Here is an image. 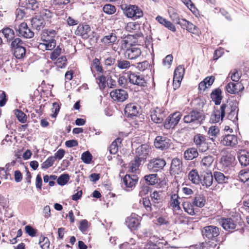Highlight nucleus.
Listing matches in <instances>:
<instances>
[{
  "instance_id": "47",
  "label": "nucleus",
  "mask_w": 249,
  "mask_h": 249,
  "mask_svg": "<svg viewBox=\"0 0 249 249\" xmlns=\"http://www.w3.org/2000/svg\"><path fill=\"white\" fill-rule=\"evenodd\" d=\"M14 51V54L17 59L24 57L26 54V49L24 47H19Z\"/></svg>"
},
{
  "instance_id": "1",
  "label": "nucleus",
  "mask_w": 249,
  "mask_h": 249,
  "mask_svg": "<svg viewBox=\"0 0 249 249\" xmlns=\"http://www.w3.org/2000/svg\"><path fill=\"white\" fill-rule=\"evenodd\" d=\"M205 118V115L202 111L194 109L184 115L183 120L186 124L193 123L200 124L204 120Z\"/></svg>"
},
{
  "instance_id": "10",
  "label": "nucleus",
  "mask_w": 249,
  "mask_h": 249,
  "mask_svg": "<svg viewBox=\"0 0 249 249\" xmlns=\"http://www.w3.org/2000/svg\"><path fill=\"white\" fill-rule=\"evenodd\" d=\"M171 144V140L165 136H158L154 141L156 148L162 150L168 148Z\"/></svg>"
},
{
  "instance_id": "32",
  "label": "nucleus",
  "mask_w": 249,
  "mask_h": 249,
  "mask_svg": "<svg viewBox=\"0 0 249 249\" xmlns=\"http://www.w3.org/2000/svg\"><path fill=\"white\" fill-rule=\"evenodd\" d=\"M238 160L242 166H247L249 165V154L245 151L241 152L238 155Z\"/></svg>"
},
{
  "instance_id": "41",
  "label": "nucleus",
  "mask_w": 249,
  "mask_h": 249,
  "mask_svg": "<svg viewBox=\"0 0 249 249\" xmlns=\"http://www.w3.org/2000/svg\"><path fill=\"white\" fill-rule=\"evenodd\" d=\"M206 202L205 199L203 196H196L193 200V205L199 208H202L204 206Z\"/></svg>"
},
{
  "instance_id": "7",
  "label": "nucleus",
  "mask_w": 249,
  "mask_h": 249,
  "mask_svg": "<svg viewBox=\"0 0 249 249\" xmlns=\"http://www.w3.org/2000/svg\"><path fill=\"white\" fill-rule=\"evenodd\" d=\"M202 234L204 238L214 240L219 235V228L215 226H208L203 228Z\"/></svg>"
},
{
  "instance_id": "24",
  "label": "nucleus",
  "mask_w": 249,
  "mask_h": 249,
  "mask_svg": "<svg viewBox=\"0 0 249 249\" xmlns=\"http://www.w3.org/2000/svg\"><path fill=\"white\" fill-rule=\"evenodd\" d=\"M31 24L34 28L37 31H39L45 26V21L43 18L37 15L32 18Z\"/></svg>"
},
{
  "instance_id": "58",
  "label": "nucleus",
  "mask_w": 249,
  "mask_h": 249,
  "mask_svg": "<svg viewBox=\"0 0 249 249\" xmlns=\"http://www.w3.org/2000/svg\"><path fill=\"white\" fill-rule=\"evenodd\" d=\"M103 10L104 12L108 15H112L116 11L115 7L110 4H107L104 6Z\"/></svg>"
},
{
  "instance_id": "64",
  "label": "nucleus",
  "mask_w": 249,
  "mask_h": 249,
  "mask_svg": "<svg viewBox=\"0 0 249 249\" xmlns=\"http://www.w3.org/2000/svg\"><path fill=\"white\" fill-rule=\"evenodd\" d=\"M38 16H40L44 19V18L48 19L52 17V13L50 10L47 9H43L41 11L40 14Z\"/></svg>"
},
{
  "instance_id": "26",
  "label": "nucleus",
  "mask_w": 249,
  "mask_h": 249,
  "mask_svg": "<svg viewBox=\"0 0 249 249\" xmlns=\"http://www.w3.org/2000/svg\"><path fill=\"white\" fill-rule=\"evenodd\" d=\"M221 94L222 91L219 88L214 89L211 93V98L212 101L214 102L215 105L220 104L222 99Z\"/></svg>"
},
{
  "instance_id": "23",
  "label": "nucleus",
  "mask_w": 249,
  "mask_h": 249,
  "mask_svg": "<svg viewBox=\"0 0 249 249\" xmlns=\"http://www.w3.org/2000/svg\"><path fill=\"white\" fill-rule=\"evenodd\" d=\"M151 120L155 123H161L165 117V114L161 109L157 107L150 115Z\"/></svg>"
},
{
  "instance_id": "38",
  "label": "nucleus",
  "mask_w": 249,
  "mask_h": 249,
  "mask_svg": "<svg viewBox=\"0 0 249 249\" xmlns=\"http://www.w3.org/2000/svg\"><path fill=\"white\" fill-rule=\"evenodd\" d=\"M178 196L176 194H172L171 196L170 201V206L176 210H179L180 209L179 202L178 200Z\"/></svg>"
},
{
  "instance_id": "60",
  "label": "nucleus",
  "mask_w": 249,
  "mask_h": 249,
  "mask_svg": "<svg viewBox=\"0 0 249 249\" xmlns=\"http://www.w3.org/2000/svg\"><path fill=\"white\" fill-rule=\"evenodd\" d=\"M230 73L231 74V80L233 81L238 82L242 75L241 71L235 69L233 71H231Z\"/></svg>"
},
{
  "instance_id": "55",
  "label": "nucleus",
  "mask_w": 249,
  "mask_h": 249,
  "mask_svg": "<svg viewBox=\"0 0 249 249\" xmlns=\"http://www.w3.org/2000/svg\"><path fill=\"white\" fill-rule=\"evenodd\" d=\"M15 114L18 120L21 123H25L27 121L26 114L22 111L19 109L15 110Z\"/></svg>"
},
{
  "instance_id": "21",
  "label": "nucleus",
  "mask_w": 249,
  "mask_h": 249,
  "mask_svg": "<svg viewBox=\"0 0 249 249\" xmlns=\"http://www.w3.org/2000/svg\"><path fill=\"white\" fill-rule=\"evenodd\" d=\"M179 25L183 29H186L188 32L196 34L198 33L197 27L189 21L184 19L178 21Z\"/></svg>"
},
{
  "instance_id": "54",
  "label": "nucleus",
  "mask_w": 249,
  "mask_h": 249,
  "mask_svg": "<svg viewBox=\"0 0 249 249\" xmlns=\"http://www.w3.org/2000/svg\"><path fill=\"white\" fill-rule=\"evenodd\" d=\"M39 45L44 46L45 49L47 50H52L56 46V41L55 40L51 39L50 41L43 42L40 43Z\"/></svg>"
},
{
  "instance_id": "33",
  "label": "nucleus",
  "mask_w": 249,
  "mask_h": 249,
  "mask_svg": "<svg viewBox=\"0 0 249 249\" xmlns=\"http://www.w3.org/2000/svg\"><path fill=\"white\" fill-rule=\"evenodd\" d=\"M213 177L218 184L227 182L229 178V176H225L223 173L217 171L213 173Z\"/></svg>"
},
{
  "instance_id": "11",
  "label": "nucleus",
  "mask_w": 249,
  "mask_h": 249,
  "mask_svg": "<svg viewBox=\"0 0 249 249\" xmlns=\"http://www.w3.org/2000/svg\"><path fill=\"white\" fill-rule=\"evenodd\" d=\"M111 98L116 102H123L128 98V94L126 91L122 89H116L112 90L110 93Z\"/></svg>"
},
{
  "instance_id": "62",
  "label": "nucleus",
  "mask_w": 249,
  "mask_h": 249,
  "mask_svg": "<svg viewBox=\"0 0 249 249\" xmlns=\"http://www.w3.org/2000/svg\"><path fill=\"white\" fill-rule=\"evenodd\" d=\"M92 66L94 67L97 71L101 73L103 72L104 70L100 64V62L98 58H96L93 60Z\"/></svg>"
},
{
  "instance_id": "61",
  "label": "nucleus",
  "mask_w": 249,
  "mask_h": 249,
  "mask_svg": "<svg viewBox=\"0 0 249 249\" xmlns=\"http://www.w3.org/2000/svg\"><path fill=\"white\" fill-rule=\"evenodd\" d=\"M140 25L136 22H130L127 23L125 28L128 32L136 30L139 28Z\"/></svg>"
},
{
  "instance_id": "19",
  "label": "nucleus",
  "mask_w": 249,
  "mask_h": 249,
  "mask_svg": "<svg viewBox=\"0 0 249 249\" xmlns=\"http://www.w3.org/2000/svg\"><path fill=\"white\" fill-rule=\"evenodd\" d=\"M219 223L225 230L229 231L234 230L236 226L234 221L231 218H221Z\"/></svg>"
},
{
  "instance_id": "39",
  "label": "nucleus",
  "mask_w": 249,
  "mask_h": 249,
  "mask_svg": "<svg viewBox=\"0 0 249 249\" xmlns=\"http://www.w3.org/2000/svg\"><path fill=\"white\" fill-rule=\"evenodd\" d=\"M1 32L8 41L12 40L15 37L14 30L9 28H4Z\"/></svg>"
},
{
  "instance_id": "17",
  "label": "nucleus",
  "mask_w": 249,
  "mask_h": 249,
  "mask_svg": "<svg viewBox=\"0 0 249 249\" xmlns=\"http://www.w3.org/2000/svg\"><path fill=\"white\" fill-rule=\"evenodd\" d=\"M90 30L89 25L79 24L75 31V34L81 36L84 39H87L89 37V33Z\"/></svg>"
},
{
  "instance_id": "5",
  "label": "nucleus",
  "mask_w": 249,
  "mask_h": 249,
  "mask_svg": "<svg viewBox=\"0 0 249 249\" xmlns=\"http://www.w3.org/2000/svg\"><path fill=\"white\" fill-rule=\"evenodd\" d=\"M18 35L25 38H31L34 36V33L29 28L26 22H22L18 27H15Z\"/></svg>"
},
{
  "instance_id": "22",
  "label": "nucleus",
  "mask_w": 249,
  "mask_h": 249,
  "mask_svg": "<svg viewBox=\"0 0 249 249\" xmlns=\"http://www.w3.org/2000/svg\"><path fill=\"white\" fill-rule=\"evenodd\" d=\"M244 87L240 82H230L226 86L227 91L231 94H236L243 90Z\"/></svg>"
},
{
  "instance_id": "18",
  "label": "nucleus",
  "mask_w": 249,
  "mask_h": 249,
  "mask_svg": "<svg viewBox=\"0 0 249 249\" xmlns=\"http://www.w3.org/2000/svg\"><path fill=\"white\" fill-rule=\"evenodd\" d=\"M235 157L231 154H228L222 156L220 159V163L222 165L223 169L226 170L228 168L233 167Z\"/></svg>"
},
{
  "instance_id": "6",
  "label": "nucleus",
  "mask_w": 249,
  "mask_h": 249,
  "mask_svg": "<svg viewBox=\"0 0 249 249\" xmlns=\"http://www.w3.org/2000/svg\"><path fill=\"white\" fill-rule=\"evenodd\" d=\"M142 39H143L142 34L139 33L134 35H128L124 38V42L125 47H127V46L140 45Z\"/></svg>"
},
{
  "instance_id": "16",
  "label": "nucleus",
  "mask_w": 249,
  "mask_h": 249,
  "mask_svg": "<svg viewBox=\"0 0 249 249\" xmlns=\"http://www.w3.org/2000/svg\"><path fill=\"white\" fill-rule=\"evenodd\" d=\"M139 107L134 104H128L124 108V114L128 118H133L139 113Z\"/></svg>"
},
{
  "instance_id": "50",
  "label": "nucleus",
  "mask_w": 249,
  "mask_h": 249,
  "mask_svg": "<svg viewBox=\"0 0 249 249\" xmlns=\"http://www.w3.org/2000/svg\"><path fill=\"white\" fill-rule=\"evenodd\" d=\"M38 244L42 249H49L50 241L47 237L43 236H40Z\"/></svg>"
},
{
  "instance_id": "42",
  "label": "nucleus",
  "mask_w": 249,
  "mask_h": 249,
  "mask_svg": "<svg viewBox=\"0 0 249 249\" xmlns=\"http://www.w3.org/2000/svg\"><path fill=\"white\" fill-rule=\"evenodd\" d=\"M237 107L238 106H232V109H231V112H229V113H228V115L227 116V118L229 120L232 121L233 122H235L238 120L237 113L238 109H237Z\"/></svg>"
},
{
  "instance_id": "49",
  "label": "nucleus",
  "mask_w": 249,
  "mask_h": 249,
  "mask_svg": "<svg viewBox=\"0 0 249 249\" xmlns=\"http://www.w3.org/2000/svg\"><path fill=\"white\" fill-rule=\"evenodd\" d=\"M54 161L55 158L50 156L41 164V167L43 169H47L53 165Z\"/></svg>"
},
{
  "instance_id": "15",
  "label": "nucleus",
  "mask_w": 249,
  "mask_h": 249,
  "mask_svg": "<svg viewBox=\"0 0 249 249\" xmlns=\"http://www.w3.org/2000/svg\"><path fill=\"white\" fill-rule=\"evenodd\" d=\"M138 180V177L136 175H126L123 178V182L125 186V188L129 190V188H133Z\"/></svg>"
},
{
  "instance_id": "52",
  "label": "nucleus",
  "mask_w": 249,
  "mask_h": 249,
  "mask_svg": "<svg viewBox=\"0 0 249 249\" xmlns=\"http://www.w3.org/2000/svg\"><path fill=\"white\" fill-rule=\"evenodd\" d=\"M239 177L242 182L246 183L248 185H249V170L244 172L241 171Z\"/></svg>"
},
{
  "instance_id": "57",
  "label": "nucleus",
  "mask_w": 249,
  "mask_h": 249,
  "mask_svg": "<svg viewBox=\"0 0 249 249\" xmlns=\"http://www.w3.org/2000/svg\"><path fill=\"white\" fill-rule=\"evenodd\" d=\"M92 159V156L88 151L84 152L81 155V160L85 163H90Z\"/></svg>"
},
{
  "instance_id": "44",
  "label": "nucleus",
  "mask_w": 249,
  "mask_h": 249,
  "mask_svg": "<svg viewBox=\"0 0 249 249\" xmlns=\"http://www.w3.org/2000/svg\"><path fill=\"white\" fill-rule=\"evenodd\" d=\"M152 201L155 204H159L162 201V193L154 191L151 195Z\"/></svg>"
},
{
  "instance_id": "4",
  "label": "nucleus",
  "mask_w": 249,
  "mask_h": 249,
  "mask_svg": "<svg viewBox=\"0 0 249 249\" xmlns=\"http://www.w3.org/2000/svg\"><path fill=\"white\" fill-rule=\"evenodd\" d=\"M165 165L166 161L160 158H156L149 161L147 167L150 172H157L161 170Z\"/></svg>"
},
{
  "instance_id": "3",
  "label": "nucleus",
  "mask_w": 249,
  "mask_h": 249,
  "mask_svg": "<svg viewBox=\"0 0 249 249\" xmlns=\"http://www.w3.org/2000/svg\"><path fill=\"white\" fill-rule=\"evenodd\" d=\"M122 8L124 10V13L127 17L132 18L134 19L139 18L143 15L142 10L135 5H125L124 8V6H122Z\"/></svg>"
},
{
  "instance_id": "12",
  "label": "nucleus",
  "mask_w": 249,
  "mask_h": 249,
  "mask_svg": "<svg viewBox=\"0 0 249 249\" xmlns=\"http://www.w3.org/2000/svg\"><path fill=\"white\" fill-rule=\"evenodd\" d=\"M142 54L140 48L136 46H129L124 53L125 57L130 60L136 59L139 57Z\"/></svg>"
},
{
  "instance_id": "25",
  "label": "nucleus",
  "mask_w": 249,
  "mask_h": 249,
  "mask_svg": "<svg viewBox=\"0 0 249 249\" xmlns=\"http://www.w3.org/2000/svg\"><path fill=\"white\" fill-rule=\"evenodd\" d=\"M202 178L201 179L200 183L203 186L207 188L212 185L213 182V175L211 172H205L202 175Z\"/></svg>"
},
{
  "instance_id": "8",
  "label": "nucleus",
  "mask_w": 249,
  "mask_h": 249,
  "mask_svg": "<svg viewBox=\"0 0 249 249\" xmlns=\"http://www.w3.org/2000/svg\"><path fill=\"white\" fill-rule=\"evenodd\" d=\"M194 142L196 147L201 152H206L209 148L208 143L206 142V137L200 134L195 135L193 138Z\"/></svg>"
},
{
  "instance_id": "36",
  "label": "nucleus",
  "mask_w": 249,
  "mask_h": 249,
  "mask_svg": "<svg viewBox=\"0 0 249 249\" xmlns=\"http://www.w3.org/2000/svg\"><path fill=\"white\" fill-rule=\"evenodd\" d=\"M144 178L146 184L149 185H154L158 182V175L157 174L145 175Z\"/></svg>"
},
{
  "instance_id": "51",
  "label": "nucleus",
  "mask_w": 249,
  "mask_h": 249,
  "mask_svg": "<svg viewBox=\"0 0 249 249\" xmlns=\"http://www.w3.org/2000/svg\"><path fill=\"white\" fill-rule=\"evenodd\" d=\"M24 42L19 38H14L11 43V47L13 50H16V49L19 47H24L23 45Z\"/></svg>"
},
{
  "instance_id": "35",
  "label": "nucleus",
  "mask_w": 249,
  "mask_h": 249,
  "mask_svg": "<svg viewBox=\"0 0 249 249\" xmlns=\"http://www.w3.org/2000/svg\"><path fill=\"white\" fill-rule=\"evenodd\" d=\"M142 160L138 158L135 157L129 164V170L132 173H135L138 170L139 166Z\"/></svg>"
},
{
  "instance_id": "27",
  "label": "nucleus",
  "mask_w": 249,
  "mask_h": 249,
  "mask_svg": "<svg viewBox=\"0 0 249 249\" xmlns=\"http://www.w3.org/2000/svg\"><path fill=\"white\" fill-rule=\"evenodd\" d=\"M56 35V32L53 29L46 30L43 31L41 39L43 42L50 41L51 39L55 40L54 37Z\"/></svg>"
},
{
  "instance_id": "40",
  "label": "nucleus",
  "mask_w": 249,
  "mask_h": 249,
  "mask_svg": "<svg viewBox=\"0 0 249 249\" xmlns=\"http://www.w3.org/2000/svg\"><path fill=\"white\" fill-rule=\"evenodd\" d=\"M183 208L184 211L191 215L196 214L193 205L189 201H185L182 203Z\"/></svg>"
},
{
  "instance_id": "34",
  "label": "nucleus",
  "mask_w": 249,
  "mask_h": 249,
  "mask_svg": "<svg viewBox=\"0 0 249 249\" xmlns=\"http://www.w3.org/2000/svg\"><path fill=\"white\" fill-rule=\"evenodd\" d=\"M117 39L116 34L114 33H111L108 35L104 36L101 39V41L106 44H109L110 43H114Z\"/></svg>"
},
{
  "instance_id": "9",
  "label": "nucleus",
  "mask_w": 249,
  "mask_h": 249,
  "mask_svg": "<svg viewBox=\"0 0 249 249\" xmlns=\"http://www.w3.org/2000/svg\"><path fill=\"white\" fill-rule=\"evenodd\" d=\"M181 114L179 112H176L170 115L164 123V127L168 129L174 127L179 122L181 117Z\"/></svg>"
},
{
  "instance_id": "63",
  "label": "nucleus",
  "mask_w": 249,
  "mask_h": 249,
  "mask_svg": "<svg viewBox=\"0 0 249 249\" xmlns=\"http://www.w3.org/2000/svg\"><path fill=\"white\" fill-rule=\"evenodd\" d=\"M26 232L31 237H35L36 233V230L34 229L30 225H27L25 227Z\"/></svg>"
},
{
  "instance_id": "31",
  "label": "nucleus",
  "mask_w": 249,
  "mask_h": 249,
  "mask_svg": "<svg viewBox=\"0 0 249 249\" xmlns=\"http://www.w3.org/2000/svg\"><path fill=\"white\" fill-rule=\"evenodd\" d=\"M188 178L195 184H199L201 181V178L196 170H192L189 173Z\"/></svg>"
},
{
  "instance_id": "45",
  "label": "nucleus",
  "mask_w": 249,
  "mask_h": 249,
  "mask_svg": "<svg viewBox=\"0 0 249 249\" xmlns=\"http://www.w3.org/2000/svg\"><path fill=\"white\" fill-rule=\"evenodd\" d=\"M116 65L120 69H128L130 67V63L126 60L120 59L117 60Z\"/></svg>"
},
{
  "instance_id": "13",
  "label": "nucleus",
  "mask_w": 249,
  "mask_h": 249,
  "mask_svg": "<svg viewBox=\"0 0 249 249\" xmlns=\"http://www.w3.org/2000/svg\"><path fill=\"white\" fill-rule=\"evenodd\" d=\"M170 172L171 175H179L182 172V162L178 158H174L172 160Z\"/></svg>"
},
{
  "instance_id": "2",
  "label": "nucleus",
  "mask_w": 249,
  "mask_h": 249,
  "mask_svg": "<svg viewBox=\"0 0 249 249\" xmlns=\"http://www.w3.org/2000/svg\"><path fill=\"white\" fill-rule=\"evenodd\" d=\"M126 74L130 84L141 87L147 86V82L143 75L137 72L128 71Z\"/></svg>"
},
{
  "instance_id": "28",
  "label": "nucleus",
  "mask_w": 249,
  "mask_h": 249,
  "mask_svg": "<svg viewBox=\"0 0 249 249\" xmlns=\"http://www.w3.org/2000/svg\"><path fill=\"white\" fill-rule=\"evenodd\" d=\"M125 222L127 226L131 230L137 229L140 224L139 219L133 216L127 217Z\"/></svg>"
},
{
  "instance_id": "14",
  "label": "nucleus",
  "mask_w": 249,
  "mask_h": 249,
  "mask_svg": "<svg viewBox=\"0 0 249 249\" xmlns=\"http://www.w3.org/2000/svg\"><path fill=\"white\" fill-rule=\"evenodd\" d=\"M220 142L223 145L234 147L238 143L237 137L234 135H226L222 137Z\"/></svg>"
},
{
  "instance_id": "56",
  "label": "nucleus",
  "mask_w": 249,
  "mask_h": 249,
  "mask_svg": "<svg viewBox=\"0 0 249 249\" xmlns=\"http://www.w3.org/2000/svg\"><path fill=\"white\" fill-rule=\"evenodd\" d=\"M26 8L33 10H36L38 6V3L36 0H25Z\"/></svg>"
},
{
  "instance_id": "37",
  "label": "nucleus",
  "mask_w": 249,
  "mask_h": 249,
  "mask_svg": "<svg viewBox=\"0 0 249 249\" xmlns=\"http://www.w3.org/2000/svg\"><path fill=\"white\" fill-rule=\"evenodd\" d=\"M185 69L182 65L178 66L174 71V79L182 80L184 75Z\"/></svg>"
},
{
  "instance_id": "48",
  "label": "nucleus",
  "mask_w": 249,
  "mask_h": 249,
  "mask_svg": "<svg viewBox=\"0 0 249 249\" xmlns=\"http://www.w3.org/2000/svg\"><path fill=\"white\" fill-rule=\"evenodd\" d=\"M213 158L212 156L204 157L201 160V164L205 168L209 167L213 161Z\"/></svg>"
},
{
  "instance_id": "46",
  "label": "nucleus",
  "mask_w": 249,
  "mask_h": 249,
  "mask_svg": "<svg viewBox=\"0 0 249 249\" xmlns=\"http://www.w3.org/2000/svg\"><path fill=\"white\" fill-rule=\"evenodd\" d=\"M223 118L221 117L220 113L217 110H214L210 117V122L212 123H216L222 121Z\"/></svg>"
},
{
  "instance_id": "43",
  "label": "nucleus",
  "mask_w": 249,
  "mask_h": 249,
  "mask_svg": "<svg viewBox=\"0 0 249 249\" xmlns=\"http://www.w3.org/2000/svg\"><path fill=\"white\" fill-rule=\"evenodd\" d=\"M219 133V129L218 127L216 126H211L210 127L208 134L210 139L214 142L215 138Z\"/></svg>"
},
{
  "instance_id": "59",
  "label": "nucleus",
  "mask_w": 249,
  "mask_h": 249,
  "mask_svg": "<svg viewBox=\"0 0 249 249\" xmlns=\"http://www.w3.org/2000/svg\"><path fill=\"white\" fill-rule=\"evenodd\" d=\"M90 226V223L86 219L82 220L80 222L79 229L83 232H85Z\"/></svg>"
},
{
  "instance_id": "30",
  "label": "nucleus",
  "mask_w": 249,
  "mask_h": 249,
  "mask_svg": "<svg viewBox=\"0 0 249 249\" xmlns=\"http://www.w3.org/2000/svg\"><path fill=\"white\" fill-rule=\"evenodd\" d=\"M198 155L196 149L191 148L187 149L184 152V158L186 160H192L196 158Z\"/></svg>"
},
{
  "instance_id": "20",
  "label": "nucleus",
  "mask_w": 249,
  "mask_h": 249,
  "mask_svg": "<svg viewBox=\"0 0 249 249\" xmlns=\"http://www.w3.org/2000/svg\"><path fill=\"white\" fill-rule=\"evenodd\" d=\"M149 152V146L147 144H142L136 149V157L144 160Z\"/></svg>"
},
{
  "instance_id": "29",
  "label": "nucleus",
  "mask_w": 249,
  "mask_h": 249,
  "mask_svg": "<svg viewBox=\"0 0 249 249\" xmlns=\"http://www.w3.org/2000/svg\"><path fill=\"white\" fill-rule=\"evenodd\" d=\"M156 20L161 24L164 25L169 30L172 32H175L176 28L175 26L169 21L167 20L165 18L160 16L156 18Z\"/></svg>"
},
{
  "instance_id": "53",
  "label": "nucleus",
  "mask_w": 249,
  "mask_h": 249,
  "mask_svg": "<svg viewBox=\"0 0 249 249\" xmlns=\"http://www.w3.org/2000/svg\"><path fill=\"white\" fill-rule=\"evenodd\" d=\"M69 175L68 174H64L61 175L58 177L57 179V182L59 185L63 186L69 181Z\"/></svg>"
}]
</instances>
